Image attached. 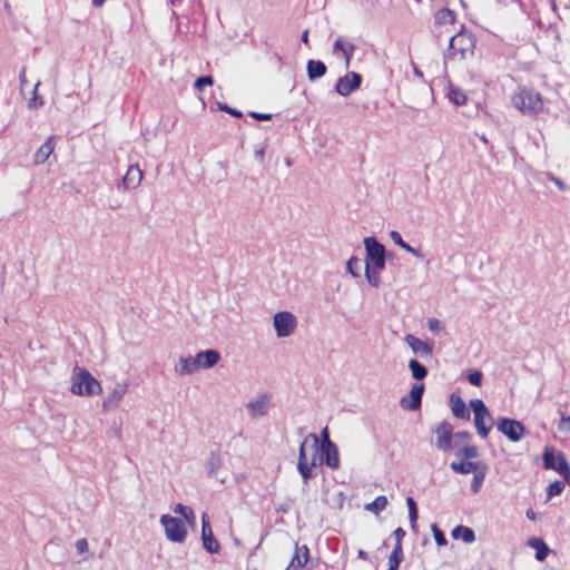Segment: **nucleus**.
<instances>
[{"mask_svg":"<svg viewBox=\"0 0 570 570\" xmlns=\"http://www.w3.org/2000/svg\"><path fill=\"white\" fill-rule=\"evenodd\" d=\"M409 367L412 372V376L416 380V381H421L423 380L426 375H428V370L424 365H422L419 361L416 360H411L409 362Z\"/></svg>","mask_w":570,"mask_h":570,"instance_id":"36","label":"nucleus"},{"mask_svg":"<svg viewBox=\"0 0 570 570\" xmlns=\"http://www.w3.org/2000/svg\"><path fill=\"white\" fill-rule=\"evenodd\" d=\"M570 469L569 463L566 456L562 453H559L557 456V463L554 464L553 470L558 471L561 475Z\"/></svg>","mask_w":570,"mask_h":570,"instance_id":"43","label":"nucleus"},{"mask_svg":"<svg viewBox=\"0 0 570 570\" xmlns=\"http://www.w3.org/2000/svg\"><path fill=\"white\" fill-rule=\"evenodd\" d=\"M273 326L277 337H287L292 335L297 327V318L291 312H277L273 316Z\"/></svg>","mask_w":570,"mask_h":570,"instance_id":"8","label":"nucleus"},{"mask_svg":"<svg viewBox=\"0 0 570 570\" xmlns=\"http://www.w3.org/2000/svg\"><path fill=\"white\" fill-rule=\"evenodd\" d=\"M142 180V169L138 164L129 166L126 175L122 178V186L125 189L136 188Z\"/></svg>","mask_w":570,"mask_h":570,"instance_id":"19","label":"nucleus"},{"mask_svg":"<svg viewBox=\"0 0 570 570\" xmlns=\"http://www.w3.org/2000/svg\"><path fill=\"white\" fill-rule=\"evenodd\" d=\"M556 463V456L552 449H546L543 453V466L548 470H553Z\"/></svg>","mask_w":570,"mask_h":570,"instance_id":"44","label":"nucleus"},{"mask_svg":"<svg viewBox=\"0 0 570 570\" xmlns=\"http://www.w3.org/2000/svg\"><path fill=\"white\" fill-rule=\"evenodd\" d=\"M346 271L353 277H360L361 276V261L357 257L352 256L346 262Z\"/></svg>","mask_w":570,"mask_h":570,"instance_id":"39","label":"nucleus"},{"mask_svg":"<svg viewBox=\"0 0 570 570\" xmlns=\"http://www.w3.org/2000/svg\"><path fill=\"white\" fill-rule=\"evenodd\" d=\"M195 356L198 371L200 368H210L215 366L220 360V354L216 350L202 351Z\"/></svg>","mask_w":570,"mask_h":570,"instance_id":"18","label":"nucleus"},{"mask_svg":"<svg viewBox=\"0 0 570 570\" xmlns=\"http://www.w3.org/2000/svg\"><path fill=\"white\" fill-rule=\"evenodd\" d=\"M357 557H358L360 559H362V560H367L368 554H367V552H366V551H364V550H358V552H357Z\"/></svg>","mask_w":570,"mask_h":570,"instance_id":"57","label":"nucleus"},{"mask_svg":"<svg viewBox=\"0 0 570 570\" xmlns=\"http://www.w3.org/2000/svg\"><path fill=\"white\" fill-rule=\"evenodd\" d=\"M174 512L181 515L188 522L189 525H195V513L191 508L178 503L174 508Z\"/></svg>","mask_w":570,"mask_h":570,"instance_id":"35","label":"nucleus"},{"mask_svg":"<svg viewBox=\"0 0 570 570\" xmlns=\"http://www.w3.org/2000/svg\"><path fill=\"white\" fill-rule=\"evenodd\" d=\"M567 483L570 485V469L562 474Z\"/></svg>","mask_w":570,"mask_h":570,"instance_id":"60","label":"nucleus"},{"mask_svg":"<svg viewBox=\"0 0 570 570\" xmlns=\"http://www.w3.org/2000/svg\"><path fill=\"white\" fill-rule=\"evenodd\" d=\"M166 538L171 542L183 543L187 538V529L179 518L163 515L160 519Z\"/></svg>","mask_w":570,"mask_h":570,"instance_id":"7","label":"nucleus"},{"mask_svg":"<svg viewBox=\"0 0 570 570\" xmlns=\"http://www.w3.org/2000/svg\"><path fill=\"white\" fill-rule=\"evenodd\" d=\"M355 49L356 46L352 41L343 37H338L336 38L333 46V55L336 57H342L345 61V68L347 69L351 65V59Z\"/></svg>","mask_w":570,"mask_h":570,"instance_id":"16","label":"nucleus"},{"mask_svg":"<svg viewBox=\"0 0 570 570\" xmlns=\"http://www.w3.org/2000/svg\"><path fill=\"white\" fill-rule=\"evenodd\" d=\"M387 503V498L385 495H379L375 498L374 501L365 504L364 509L365 511L372 512L377 515L386 508Z\"/></svg>","mask_w":570,"mask_h":570,"instance_id":"33","label":"nucleus"},{"mask_svg":"<svg viewBox=\"0 0 570 570\" xmlns=\"http://www.w3.org/2000/svg\"><path fill=\"white\" fill-rule=\"evenodd\" d=\"M56 147V137L50 136L47 140L38 148L33 156L35 164H43L49 156L53 153Z\"/></svg>","mask_w":570,"mask_h":570,"instance_id":"21","label":"nucleus"},{"mask_svg":"<svg viewBox=\"0 0 570 570\" xmlns=\"http://www.w3.org/2000/svg\"><path fill=\"white\" fill-rule=\"evenodd\" d=\"M414 75H415L416 77H419V78H422V77H423L422 71H421L419 68H416V67H414Z\"/></svg>","mask_w":570,"mask_h":570,"instance_id":"63","label":"nucleus"},{"mask_svg":"<svg viewBox=\"0 0 570 570\" xmlns=\"http://www.w3.org/2000/svg\"><path fill=\"white\" fill-rule=\"evenodd\" d=\"M383 269L384 268H376L375 266H368V264H365V278L372 287L377 288L381 285L380 273Z\"/></svg>","mask_w":570,"mask_h":570,"instance_id":"30","label":"nucleus"},{"mask_svg":"<svg viewBox=\"0 0 570 570\" xmlns=\"http://www.w3.org/2000/svg\"><path fill=\"white\" fill-rule=\"evenodd\" d=\"M423 392H424V384L419 383V382L415 383L412 386V389L410 390V392L401 399V401H400L401 406L404 410H409V411H415V410L420 409L421 403H422Z\"/></svg>","mask_w":570,"mask_h":570,"instance_id":"13","label":"nucleus"},{"mask_svg":"<svg viewBox=\"0 0 570 570\" xmlns=\"http://www.w3.org/2000/svg\"><path fill=\"white\" fill-rule=\"evenodd\" d=\"M497 429L512 442H519L525 433L523 424L517 420L500 417Z\"/></svg>","mask_w":570,"mask_h":570,"instance_id":"9","label":"nucleus"},{"mask_svg":"<svg viewBox=\"0 0 570 570\" xmlns=\"http://www.w3.org/2000/svg\"><path fill=\"white\" fill-rule=\"evenodd\" d=\"M405 342L412 348V351L421 356H431L433 353V346L431 343L423 342L412 334L405 336Z\"/></svg>","mask_w":570,"mask_h":570,"instance_id":"20","label":"nucleus"},{"mask_svg":"<svg viewBox=\"0 0 570 570\" xmlns=\"http://www.w3.org/2000/svg\"><path fill=\"white\" fill-rule=\"evenodd\" d=\"M406 504H407V509H409V519H410L411 528L413 530H415L417 518H419L416 503L412 497H409L406 499Z\"/></svg>","mask_w":570,"mask_h":570,"instance_id":"38","label":"nucleus"},{"mask_svg":"<svg viewBox=\"0 0 570 570\" xmlns=\"http://www.w3.org/2000/svg\"><path fill=\"white\" fill-rule=\"evenodd\" d=\"M288 509L289 508H288L287 504H282V505H279V508L277 510L281 511V512L286 513V512H288Z\"/></svg>","mask_w":570,"mask_h":570,"instance_id":"62","label":"nucleus"},{"mask_svg":"<svg viewBox=\"0 0 570 570\" xmlns=\"http://www.w3.org/2000/svg\"><path fill=\"white\" fill-rule=\"evenodd\" d=\"M202 541L204 549L209 553H217L219 552L220 546L218 541L215 539L210 524L209 519L206 513H203L202 515Z\"/></svg>","mask_w":570,"mask_h":570,"instance_id":"15","label":"nucleus"},{"mask_svg":"<svg viewBox=\"0 0 570 570\" xmlns=\"http://www.w3.org/2000/svg\"><path fill=\"white\" fill-rule=\"evenodd\" d=\"M302 41L304 43H308V31L305 30L303 33H302V37H301Z\"/></svg>","mask_w":570,"mask_h":570,"instance_id":"59","label":"nucleus"},{"mask_svg":"<svg viewBox=\"0 0 570 570\" xmlns=\"http://www.w3.org/2000/svg\"><path fill=\"white\" fill-rule=\"evenodd\" d=\"M306 69L308 79L312 81L323 77L326 73V66L321 60H308Z\"/></svg>","mask_w":570,"mask_h":570,"instance_id":"26","label":"nucleus"},{"mask_svg":"<svg viewBox=\"0 0 570 570\" xmlns=\"http://www.w3.org/2000/svg\"><path fill=\"white\" fill-rule=\"evenodd\" d=\"M431 529H432L433 537H434L436 544L445 546L448 543V540H446L444 533L439 529V527L434 523V524H432Z\"/></svg>","mask_w":570,"mask_h":570,"instance_id":"45","label":"nucleus"},{"mask_svg":"<svg viewBox=\"0 0 570 570\" xmlns=\"http://www.w3.org/2000/svg\"><path fill=\"white\" fill-rule=\"evenodd\" d=\"M470 407L474 413V425L478 431V434L485 439L489 435V432L492 428V417L491 414L480 399H473L470 401Z\"/></svg>","mask_w":570,"mask_h":570,"instance_id":"5","label":"nucleus"},{"mask_svg":"<svg viewBox=\"0 0 570 570\" xmlns=\"http://www.w3.org/2000/svg\"><path fill=\"white\" fill-rule=\"evenodd\" d=\"M387 570H399V567L391 564L389 566Z\"/></svg>","mask_w":570,"mask_h":570,"instance_id":"64","label":"nucleus"},{"mask_svg":"<svg viewBox=\"0 0 570 570\" xmlns=\"http://www.w3.org/2000/svg\"><path fill=\"white\" fill-rule=\"evenodd\" d=\"M451 534L455 540H462L465 543H472L475 540L474 531L465 525L455 527Z\"/></svg>","mask_w":570,"mask_h":570,"instance_id":"27","label":"nucleus"},{"mask_svg":"<svg viewBox=\"0 0 570 570\" xmlns=\"http://www.w3.org/2000/svg\"><path fill=\"white\" fill-rule=\"evenodd\" d=\"M214 82L210 76H203L196 79L195 88L199 91L204 89L205 86H212Z\"/></svg>","mask_w":570,"mask_h":570,"instance_id":"46","label":"nucleus"},{"mask_svg":"<svg viewBox=\"0 0 570 570\" xmlns=\"http://www.w3.org/2000/svg\"><path fill=\"white\" fill-rule=\"evenodd\" d=\"M126 393V386L118 384L102 401V409L108 411L115 407Z\"/></svg>","mask_w":570,"mask_h":570,"instance_id":"24","label":"nucleus"},{"mask_svg":"<svg viewBox=\"0 0 570 570\" xmlns=\"http://www.w3.org/2000/svg\"><path fill=\"white\" fill-rule=\"evenodd\" d=\"M362 85V76L358 72L350 71L345 76L338 78L335 85V91L347 97L350 94L358 89Z\"/></svg>","mask_w":570,"mask_h":570,"instance_id":"12","label":"nucleus"},{"mask_svg":"<svg viewBox=\"0 0 570 570\" xmlns=\"http://www.w3.org/2000/svg\"><path fill=\"white\" fill-rule=\"evenodd\" d=\"M106 0H92V4L97 8L101 7Z\"/></svg>","mask_w":570,"mask_h":570,"instance_id":"61","label":"nucleus"},{"mask_svg":"<svg viewBox=\"0 0 570 570\" xmlns=\"http://www.w3.org/2000/svg\"><path fill=\"white\" fill-rule=\"evenodd\" d=\"M271 407V396L266 393L261 394L256 399L250 400L246 404L247 413L250 417L257 419L267 414Z\"/></svg>","mask_w":570,"mask_h":570,"instance_id":"14","label":"nucleus"},{"mask_svg":"<svg viewBox=\"0 0 570 570\" xmlns=\"http://www.w3.org/2000/svg\"><path fill=\"white\" fill-rule=\"evenodd\" d=\"M39 87V82L35 86L33 97L29 101L30 109H38L43 106V100L37 96V89Z\"/></svg>","mask_w":570,"mask_h":570,"instance_id":"47","label":"nucleus"},{"mask_svg":"<svg viewBox=\"0 0 570 570\" xmlns=\"http://www.w3.org/2000/svg\"><path fill=\"white\" fill-rule=\"evenodd\" d=\"M403 560V550L402 544H395L394 549L392 550L390 557H389V566H400V563Z\"/></svg>","mask_w":570,"mask_h":570,"instance_id":"40","label":"nucleus"},{"mask_svg":"<svg viewBox=\"0 0 570 570\" xmlns=\"http://www.w3.org/2000/svg\"><path fill=\"white\" fill-rule=\"evenodd\" d=\"M476 39L473 33L461 30L456 35L452 36L449 43V50L445 55V58L449 59L451 57L459 56L460 59H464L468 56L473 55L475 48Z\"/></svg>","mask_w":570,"mask_h":570,"instance_id":"4","label":"nucleus"},{"mask_svg":"<svg viewBox=\"0 0 570 570\" xmlns=\"http://www.w3.org/2000/svg\"><path fill=\"white\" fill-rule=\"evenodd\" d=\"M512 105L522 114L534 116L542 110L543 102L541 96L524 87H520L511 97Z\"/></svg>","mask_w":570,"mask_h":570,"instance_id":"3","label":"nucleus"},{"mask_svg":"<svg viewBox=\"0 0 570 570\" xmlns=\"http://www.w3.org/2000/svg\"><path fill=\"white\" fill-rule=\"evenodd\" d=\"M249 116L257 120H269L272 118L271 114H261L255 111L249 112Z\"/></svg>","mask_w":570,"mask_h":570,"instance_id":"54","label":"nucleus"},{"mask_svg":"<svg viewBox=\"0 0 570 570\" xmlns=\"http://www.w3.org/2000/svg\"><path fill=\"white\" fill-rule=\"evenodd\" d=\"M320 440L315 433H309L301 443L297 471L305 483L313 478V469L322 463V454L320 455Z\"/></svg>","mask_w":570,"mask_h":570,"instance_id":"1","label":"nucleus"},{"mask_svg":"<svg viewBox=\"0 0 570 570\" xmlns=\"http://www.w3.org/2000/svg\"><path fill=\"white\" fill-rule=\"evenodd\" d=\"M488 466L483 463L478 470L474 471L473 479L471 481V491L478 493L483 484Z\"/></svg>","mask_w":570,"mask_h":570,"instance_id":"31","label":"nucleus"},{"mask_svg":"<svg viewBox=\"0 0 570 570\" xmlns=\"http://www.w3.org/2000/svg\"><path fill=\"white\" fill-rule=\"evenodd\" d=\"M220 464L222 463L219 456L212 453L207 463L208 475L214 476L217 473L218 469L220 468Z\"/></svg>","mask_w":570,"mask_h":570,"instance_id":"41","label":"nucleus"},{"mask_svg":"<svg viewBox=\"0 0 570 570\" xmlns=\"http://www.w3.org/2000/svg\"><path fill=\"white\" fill-rule=\"evenodd\" d=\"M428 327H429V330H430L431 332H433V333H438V332H440V331H442V330H443V324H442V322H441L440 320H438V318H430V320L428 321Z\"/></svg>","mask_w":570,"mask_h":570,"instance_id":"50","label":"nucleus"},{"mask_svg":"<svg viewBox=\"0 0 570 570\" xmlns=\"http://www.w3.org/2000/svg\"><path fill=\"white\" fill-rule=\"evenodd\" d=\"M525 515L529 520H534L535 519V513L529 509L527 512H525Z\"/></svg>","mask_w":570,"mask_h":570,"instance_id":"58","label":"nucleus"},{"mask_svg":"<svg viewBox=\"0 0 570 570\" xmlns=\"http://www.w3.org/2000/svg\"><path fill=\"white\" fill-rule=\"evenodd\" d=\"M70 390L75 395L92 396L101 392V385L86 368L76 366Z\"/></svg>","mask_w":570,"mask_h":570,"instance_id":"2","label":"nucleus"},{"mask_svg":"<svg viewBox=\"0 0 570 570\" xmlns=\"http://www.w3.org/2000/svg\"><path fill=\"white\" fill-rule=\"evenodd\" d=\"M471 439V433L470 432H466V431H463V432H456L455 434H453V440H454V448L459 444V442H463V443H468Z\"/></svg>","mask_w":570,"mask_h":570,"instance_id":"48","label":"nucleus"},{"mask_svg":"<svg viewBox=\"0 0 570 570\" xmlns=\"http://www.w3.org/2000/svg\"><path fill=\"white\" fill-rule=\"evenodd\" d=\"M451 410L455 417L462 420H470V411L468 410L461 396L452 394L450 397Z\"/></svg>","mask_w":570,"mask_h":570,"instance_id":"23","label":"nucleus"},{"mask_svg":"<svg viewBox=\"0 0 570 570\" xmlns=\"http://www.w3.org/2000/svg\"><path fill=\"white\" fill-rule=\"evenodd\" d=\"M390 238L393 240V243L395 245L400 246L401 248H403L407 253H411L412 255H414L417 258H423L422 252L420 249H417V248L412 247L406 242H404L402 236H401V234L399 232H396V230L390 232Z\"/></svg>","mask_w":570,"mask_h":570,"instance_id":"28","label":"nucleus"},{"mask_svg":"<svg viewBox=\"0 0 570 570\" xmlns=\"http://www.w3.org/2000/svg\"><path fill=\"white\" fill-rule=\"evenodd\" d=\"M197 371L196 356L180 357L175 366V372L181 376L191 375Z\"/></svg>","mask_w":570,"mask_h":570,"instance_id":"22","label":"nucleus"},{"mask_svg":"<svg viewBox=\"0 0 570 570\" xmlns=\"http://www.w3.org/2000/svg\"><path fill=\"white\" fill-rule=\"evenodd\" d=\"M549 178H550V180H552L557 185V187L559 189L563 190L566 188V185H564V183L561 179L554 177L551 174L549 175Z\"/></svg>","mask_w":570,"mask_h":570,"instance_id":"56","label":"nucleus"},{"mask_svg":"<svg viewBox=\"0 0 570 570\" xmlns=\"http://www.w3.org/2000/svg\"><path fill=\"white\" fill-rule=\"evenodd\" d=\"M528 544L535 549V559L538 561H543L548 557L549 548L546 542L540 538H532L529 540Z\"/></svg>","mask_w":570,"mask_h":570,"instance_id":"29","label":"nucleus"},{"mask_svg":"<svg viewBox=\"0 0 570 570\" xmlns=\"http://www.w3.org/2000/svg\"><path fill=\"white\" fill-rule=\"evenodd\" d=\"M218 109L222 110V111H226V112H228L229 115H232V116H234L236 118H240L243 116L239 110L230 108V107H228L225 104H218Z\"/></svg>","mask_w":570,"mask_h":570,"instance_id":"53","label":"nucleus"},{"mask_svg":"<svg viewBox=\"0 0 570 570\" xmlns=\"http://www.w3.org/2000/svg\"><path fill=\"white\" fill-rule=\"evenodd\" d=\"M393 535L396 540V544H402V539L405 537V531L402 528L394 530Z\"/></svg>","mask_w":570,"mask_h":570,"instance_id":"55","label":"nucleus"},{"mask_svg":"<svg viewBox=\"0 0 570 570\" xmlns=\"http://www.w3.org/2000/svg\"><path fill=\"white\" fill-rule=\"evenodd\" d=\"M448 97L455 106H462L466 102V95L464 91L452 85L449 87Z\"/></svg>","mask_w":570,"mask_h":570,"instance_id":"34","label":"nucleus"},{"mask_svg":"<svg viewBox=\"0 0 570 570\" xmlns=\"http://www.w3.org/2000/svg\"><path fill=\"white\" fill-rule=\"evenodd\" d=\"M434 21L438 24H452L455 21V13L446 8L438 10L434 14Z\"/></svg>","mask_w":570,"mask_h":570,"instance_id":"32","label":"nucleus"},{"mask_svg":"<svg viewBox=\"0 0 570 570\" xmlns=\"http://www.w3.org/2000/svg\"><path fill=\"white\" fill-rule=\"evenodd\" d=\"M483 374L480 371H474L468 375L469 382L474 386H481Z\"/></svg>","mask_w":570,"mask_h":570,"instance_id":"49","label":"nucleus"},{"mask_svg":"<svg viewBox=\"0 0 570 570\" xmlns=\"http://www.w3.org/2000/svg\"><path fill=\"white\" fill-rule=\"evenodd\" d=\"M455 455L465 460L476 459L479 456V450L475 445L465 444L455 452Z\"/></svg>","mask_w":570,"mask_h":570,"instance_id":"37","label":"nucleus"},{"mask_svg":"<svg viewBox=\"0 0 570 570\" xmlns=\"http://www.w3.org/2000/svg\"><path fill=\"white\" fill-rule=\"evenodd\" d=\"M483 463L474 462V461H460V462H451L450 468L452 471L459 474H469L478 470Z\"/></svg>","mask_w":570,"mask_h":570,"instance_id":"25","label":"nucleus"},{"mask_svg":"<svg viewBox=\"0 0 570 570\" xmlns=\"http://www.w3.org/2000/svg\"><path fill=\"white\" fill-rule=\"evenodd\" d=\"M75 546H76L77 551L80 554H87L88 553L89 547H88V541L86 539H78L76 541Z\"/></svg>","mask_w":570,"mask_h":570,"instance_id":"51","label":"nucleus"},{"mask_svg":"<svg viewBox=\"0 0 570 570\" xmlns=\"http://www.w3.org/2000/svg\"><path fill=\"white\" fill-rule=\"evenodd\" d=\"M366 253L365 264L376 268H385V247L373 236L364 238Z\"/></svg>","mask_w":570,"mask_h":570,"instance_id":"6","label":"nucleus"},{"mask_svg":"<svg viewBox=\"0 0 570 570\" xmlns=\"http://www.w3.org/2000/svg\"><path fill=\"white\" fill-rule=\"evenodd\" d=\"M558 429L560 432L563 433L570 432V415L561 417Z\"/></svg>","mask_w":570,"mask_h":570,"instance_id":"52","label":"nucleus"},{"mask_svg":"<svg viewBox=\"0 0 570 570\" xmlns=\"http://www.w3.org/2000/svg\"><path fill=\"white\" fill-rule=\"evenodd\" d=\"M323 442L321 444L322 461L332 470H336L340 466L338 449L328 439L327 429L322 432Z\"/></svg>","mask_w":570,"mask_h":570,"instance_id":"10","label":"nucleus"},{"mask_svg":"<svg viewBox=\"0 0 570 570\" xmlns=\"http://www.w3.org/2000/svg\"><path fill=\"white\" fill-rule=\"evenodd\" d=\"M309 559V549L306 544L295 543L294 554L284 570H301Z\"/></svg>","mask_w":570,"mask_h":570,"instance_id":"17","label":"nucleus"},{"mask_svg":"<svg viewBox=\"0 0 570 570\" xmlns=\"http://www.w3.org/2000/svg\"><path fill=\"white\" fill-rule=\"evenodd\" d=\"M564 490V483L562 481H554L549 484L547 494L548 499H551L556 495L561 494V492Z\"/></svg>","mask_w":570,"mask_h":570,"instance_id":"42","label":"nucleus"},{"mask_svg":"<svg viewBox=\"0 0 570 570\" xmlns=\"http://www.w3.org/2000/svg\"><path fill=\"white\" fill-rule=\"evenodd\" d=\"M435 434V446L443 451L449 452L451 451L453 445V426L451 423L443 421L440 424H438L434 429Z\"/></svg>","mask_w":570,"mask_h":570,"instance_id":"11","label":"nucleus"}]
</instances>
